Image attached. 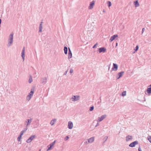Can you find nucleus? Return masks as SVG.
Masks as SVG:
<instances>
[{
  "instance_id": "c756f323",
  "label": "nucleus",
  "mask_w": 151,
  "mask_h": 151,
  "mask_svg": "<svg viewBox=\"0 0 151 151\" xmlns=\"http://www.w3.org/2000/svg\"><path fill=\"white\" fill-rule=\"evenodd\" d=\"M147 139L151 143V136H149L147 137Z\"/></svg>"
},
{
  "instance_id": "2eb2a0df",
  "label": "nucleus",
  "mask_w": 151,
  "mask_h": 151,
  "mask_svg": "<svg viewBox=\"0 0 151 151\" xmlns=\"http://www.w3.org/2000/svg\"><path fill=\"white\" fill-rule=\"evenodd\" d=\"M94 5V1H93L91 2L90 5L89 7V9H91L93 8V6Z\"/></svg>"
},
{
  "instance_id": "2f4dec72",
  "label": "nucleus",
  "mask_w": 151,
  "mask_h": 151,
  "mask_svg": "<svg viewBox=\"0 0 151 151\" xmlns=\"http://www.w3.org/2000/svg\"><path fill=\"white\" fill-rule=\"evenodd\" d=\"M108 138V137L107 136H105L104 138V142H105L106 141V140Z\"/></svg>"
},
{
  "instance_id": "f704fd0d",
  "label": "nucleus",
  "mask_w": 151,
  "mask_h": 151,
  "mask_svg": "<svg viewBox=\"0 0 151 151\" xmlns=\"http://www.w3.org/2000/svg\"><path fill=\"white\" fill-rule=\"evenodd\" d=\"M118 37V35H116L113 36L111 38H116L117 37Z\"/></svg>"
},
{
  "instance_id": "473e14b6",
  "label": "nucleus",
  "mask_w": 151,
  "mask_h": 151,
  "mask_svg": "<svg viewBox=\"0 0 151 151\" xmlns=\"http://www.w3.org/2000/svg\"><path fill=\"white\" fill-rule=\"evenodd\" d=\"M24 132V131H23L22 130L21 132L19 135H21V136H22L23 135Z\"/></svg>"
},
{
  "instance_id": "4be33fe9",
  "label": "nucleus",
  "mask_w": 151,
  "mask_h": 151,
  "mask_svg": "<svg viewBox=\"0 0 151 151\" xmlns=\"http://www.w3.org/2000/svg\"><path fill=\"white\" fill-rule=\"evenodd\" d=\"M53 145H52L51 144H50L48 146V148L47 149V151H48L49 150H51Z\"/></svg>"
},
{
  "instance_id": "39448f33",
  "label": "nucleus",
  "mask_w": 151,
  "mask_h": 151,
  "mask_svg": "<svg viewBox=\"0 0 151 151\" xmlns=\"http://www.w3.org/2000/svg\"><path fill=\"white\" fill-rule=\"evenodd\" d=\"M106 49L104 47H101L98 49V51L99 53L104 52L106 51Z\"/></svg>"
},
{
  "instance_id": "c9c22d12",
  "label": "nucleus",
  "mask_w": 151,
  "mask_h": 151,
  "mask_svg": "<svg viewBox=\"0 0 151 151\" xmlns=\"http://www.w3.org/2000/svg\"><path fill=\"white\" fill-rule=\"evenodd\" d=\"M98 45V43H96L95 45H94L93 46V48H96V46Z\"/></svg>"
},
{
  "instance_id": "6ab92c4d",
  "label": "nucleus",
  "mask_w": 151,
  "mask_h": 151,
  "mask_svg": "<svg viewBox=\"0 0 151 151\" xmlns=\"http://www.w3.org/2000/svg\"><path fill=\"white\" fill-rule=\"evenodd\" d=\"M64 52L65 54H67L68 53V48L66 47L65 46L64 48Z\"/></svg>"
},
{
  "instance_id": "c03bdc74",
  "label": "nucleus",
  "mask_w": 151,
  "mask_h": 151,
  "mask_svg": "<svg viewBox=\"0 0 151 151\" xmlns=\"http://www.w3.org/2000/svg\"><path fill=\"white\" fill-rule=\"evenodd\" d=\"M138 151H142L141 148L140 146L139 147L138 149Z\"/></svg>"
},
{
  "instance_id": "de8ad7c7",
  "label": "nucleus",
  "mask_w": 151,
  "mask_h": 151,
  "mask_svg": "<svg viewBox=\"0 0 151 151\" xmlns=\"http://www.w3.org/2000/svg\"><path fill=\"white\" fill-rule=\"evenodd\" d=\"M84 143L86 144H88V143H88V141H86Z\"/></svg>"
},
{
  "instance_id": "20e7f679",
  "label": "nucleus",
  "mask_w": 151,
  "mask_h": 151,
  "mask_svg": "<svg viewBox=\"0 0 151 151\" xmlns=\"http://www.w3.org/2000/svg\"><path fill=\"white\" fill-rule=\"evenodd\" d=\"M13 38H9L8 40V43L7 45L8 47H9L12 45L13 43Z\"/></svg>"
},
{
  "instance_id": "7ed1b4c3",
  "label": "nucleus",
  "mask_w": 151,
  "mask_h": 151,
  "mask_svg": "<svg viewBox=\"0 0 151 151\" xmlns=\"http://www.w3.org/2000/svg\"><path fill=\"white\" fill-rule=\"evenodd\" d=\"M138 142L137 141H134L131 143L129 145V146L131 147H134L136 145L138 144Z\"/></svg>"
},
{
  "instance_id": "a878e982",
  "label": "nucleus",
  "mask_w": 151,
  "mask_h": 151,
  "mask_svg": "<svg viewBox=\"0 0 151 151\" xmlns=\"http://www.w3.org/2000/svg\"><path fill=\"white\" fill-rule=\"evenodd\" d=\"M94 109V107L93 106H92L90 107L89 111H92Z\"/></svg>"
},
{
  "instance_id": "393cba45",
  "label": "nucleus",
  "mask_w": 151,
  "mask_h": 151,
  "mask_svg": "<svg viewBox=\"0 0 151 151\" xmlns=\"http://www.w3.org/2000/svg\"><path fill=\"white\" fill-rule=\"evenodd\" d=\"M42 22H41V23L40 24L39 27V31L40 32H42Z\"/></svg>"
},
{
  "instance_id": "f8f14e48",
  "label": "nucleus",
  "mask_w": 151,
  "mask_h": 151,
  "mask_svg": "<svg viewBox=\"0 0 151 151\" xmlns=\"http://www.w3.org/2000/svg\"><path fill=\"white\" fill-rule=\"evenodd\" d=\"M68 58H70L72 57V54L71 51V50L70 49L69 47L68 48Z\"/></svg>"
},
{
  "instance_id": "09e8293b",
  "label": "nucleus",
  "mask_w": 151,
  "mask_h": 151,
  "mask_svg": "<svg viewBox=\"0 0 151 151\" xmlns=\"http://www.w3.org/2000/svg\"><path fill=\"white\" fill-rule=\"evenodd\" d=\"M11 38L13 37V35L12 34H11L10 35Z\"/></svg>"
},
{
  "instance_id": "a211bd4d",
  "label": "nucleus",
  "mask_w": 151,
  "mask_h": 151,
  "mask_svg": "<svg viewBox=\"0 0 151 151\" xmlns=\"http://www.w3.org/2000/svg\"><path fill=\"white\" fill-rule=\"evenodd\" d=\"M134 4L136 7L139 6V4L138 2V0H137L134 1Z\"/></svg>"
},
{
  "instance_id": "9b49d317",
  "label": "nucleus",
  "mask_w": 151,
  "mask_h": 151,
  "mask_svg": "<svg viewBox=\"0 0 151 151\" xmlns=\"http://www.w3.org/2000/svg\"><path fill=\"white\" fill-rule=\"evenodd\" d=\"M41 82L43 84H45L47 82V79L46 77L42 78L41 80Z\"/></svg>"
},
{
  "instance_id": "8fccbe9b",
  "label": "nucleus",
  "mask_w": 151,
  "mask_h": 151,
  "mask_svg": "<svg viewBox=\"0 0 151 151\" xmlns=\"http://www.w3.org/2000/svg\"><path fill=\"white\" fill-rule=\"evenodd\" d=\"M145 30V29L144 28H143L142 29V32H143Z\"/></svg>"
},
{
  "instance_id": "6e6552de",
  "label": "nucleus",
  "mask_w": 151,
  "mask_h": 151,
  "mask_svg": "<svg viewBox=\"0 0 151 151\" xmlns=\"http://www.w3.org/2000/svg\"><path fill=\"white\" fill-rule=\"evenodd\" d=\"M118 68V65L115 63H114L113 64V66L112 68V70L114 71H116Z\"/></svg>"
},
{
  "instance_id": "4468645a",
  "label": "nucleus",
  "mask_w": 151,
  "mask_h": 151,
  "mask_svg": "<svg viewBox=\"0 0 151 151\" xmlns=\"http://www.w3.org/2000/svg\"><path fill=\"white\" fill-rule=\"evenodd\" d=\"M34 88H32L31 89V91L29 93L28 95L32 97L34 93Z\"/></svg>"
},
{
  "instance_id": "3c124183",
  "label": "nucleus",
  "mask_w": 151,
  "mask_h": 151,
  "mask_svg": "<svg viewBox=\"0 0 151 151\" xmlns=\"http://www.w3.org/2000/svg\"><path fill=\"white\" fill-rule=\"evenodd\" d=\"M117 45H118V43L116 42V47L117 46Z\"/></svg>"
},
{
  "instance_id": "603ef678",
  "label": "nucleus",
  "mask_w": 151,
  "mask_h": 151,
  "mask_svg": "<svg viewBox=\"0 0 151 151\" xmlns=\"http://www.w3.org/2000/svg\"><path fill=\"white\" fill-rule=\"evenodd\" d=\"M148 87L151 88V84L148 86Z\"/></svg>"
},
{
  "instance_id": "864d4df0",
  "label": "nucleus",
  "mask_w": 151,
  "mask_h": 151,
  "mask_svg": "<svg viewBox=\"0 0 151 151\" xmlns=\"http://www.w3.org/2000/svg\"><path fill=\"white\" fill-rule=\"evenodd\" d=\"M110 68V67H109V68H108L109 70V68Z\"/></svg>"
},
{
  "instance_id": "a19ab883",
  "label": "nucleus",
  "mask_w": 151,
  "mask_h": 151,
  "mask_svg": "<svg viewBox=\"0 0 151 151\" xmlns=\"http://www.w3.org/2000/svg\"><path fill=\"white\" fill-rule=\"evenodd\" d=\"M56 140H55L53 142H52L50 144H51V145H53V146L55 144V142H56Z\"/></svg>"
},
{
  "instance_id": "58836bf2",
  "label": "nucleus",
  "mask_w": 151,
  "mask_h": 151,
  "mask_svg": "<svg viewBox=\"0 0 151 151\" xmlns=\"http://www.w3.org/2000/svg\"><path fill=\"white\" fill-rule=\"evenodd\" d=\"M56 140H55L53 142H52L50 144H51V145H53V146L55 144V142H56Z\"/></svg>"
},
{
  "instance_id": "f3484780",
  "label": "nucleus",
  "mask_w": 151,
  "mask_h": 151,
  "mask_svg": "<svg viewBox=\"0 0 151 151\" xmlns=\"http://www.w3.org/2000/svg\"><path fill=\"white\" fill-rule=\"evenodd\" d=\"M146 92L148 93V95H150L151 93V88L148 87L146 90Z\"/></svg>"
},
{
  "instance_id": "9d476101",
  "label": "nucleus",
  "mask_w": 151,
  "mask_h": 151,
  "mask_svg": "<svg viewBox=\"0 0 151 151\" xmlns=\"http://www.w3.org/2000/svg\"><path fill=\"white\" fill-rule=\"evenodd\" d=\"M73 127V124L72 122H69L68 124V127L69 129H72Z\"/></svg>"
},
{
  "instance_id": "72a5a7b5",
  "label": "nucleus",
  "mask_w": 151,
  "mask_h": 151,
  "mask_svg": "<svg viewBox=\"0 0 151 151\" xmlns=\"http://www.w3.org/2000/svg\"><path fill=\"white\" fill-rule=\"evenodd\" d=\"M69 137L68 136H66L64 138V140L65 141H66L69 139Z\"/></svg>"
},
{
  "instance_id": "bb28decb",
  "label": "nucleus",
  "mask_w": 151,
  "mask_h": 151,
  "mask_svg": "<svg viewBox=\"0 0 151 151\" xmlns=\"http://www.w3.org/2000/svg\"><path fill=\"white\" fill-rule=\"evenodd\" d=\"M22 136L19 135V136L17 138V140L18 141H20L21 140Z\"/></svg>"
},
{
  "instance_id": "37998d69",
  "label": "nucleus",
  "mask_w": 151,
  "mask_h": 151,
  "mask_svg": "<svg viewBox=\"0 0 151 151\" xmlns=\"http://www.w3.org/2000/svg\"><path fill=\"white\" fill-rule=\"evenodd\" d=\"M70 73H72L73 72V70L72 69H71L70 70Z\"/></svg>"
},
{
  "instance_id": "aec40b11",
  "label": "nucleus",
  "mask_w": 151,
  "mask_h": 151,
  "mask_svg": "<svg viewBox=\"0 0 151 151\" xmlns=\"http://www.w3.org/2000/svg\"><path fill=\"white\" fill-rule=\"evenodd\" d=\"M56 119H53L51 121L50 124L52 125H53L54 124L55 122L56 121Z\"/></svg>"
},
{
  "instance_id": "cd10ccee",
  "label": "nucleus",
  "mask_w": 151,
  "mask_h": 151,
  "mask_svg": "<svg viewBox=\"0 0 151 151\" xmlns=\"http://www.w3.org/2000/svg\"><path fill=\"white\" fill-rule=\"evenodd\" d=\"M126 95V91H124L123 92L122 94V96H124Z\"/></svg>"
},
{
  "instance_id": "79ce46f5",
  "label": "nucleus",
  "mask_w": 151,
  "mask_h": 151,
  "mask_svg": "<svg viewBox=\"0 0 151 151\" xmlns=\"http://www.w3.org/2000/svg\"><path fill=\"white\" fill-rule=\"evenodd\" d=\"M27 127L24 128V130H22V131H24V132H25L27 130Z\"/></svg>"
},
{
  "instance_id": "b1692460",
  "label": "nucleus",
  "mask_w": 151,
  "mask_h": 151,
  "mask_svg": "<svg viewBox=\"0 0 151 151\" xmlns=\"http://www.w3.org/2000/svg\"><path fill=\"white\" fill-rule=\"evenodd\" d=\"M32 96H30V95H28L27 96L26 98L27 100L29 101L31 99Z\"/></svg>"
},
{
  "instance_id": "e433bc0d",
  "label": "nucleus",
  "mask_w": 151,
  "mask_h": 151,
  "mask_svg": "<svg viewBox=\"0 0 151 151\" xmlns=\"http://www.w3.org/2000/svg\"><path fill=\"white\" fill-rule=\"evenodd\" d=\"M108 6L109 7H110V6H111V2L110 1H108Z\"/></svg>"
},
{
  "instance_id": "a18cd8bd",
  "label": "nucleus",
  "mask_w": 151,
  "mask_h": 151,
  "mask_svg": "<svg viewBox=\"0 0 151 151\" xmlns=\"http://www.w3.org/2000/svg\"><path fill=\"white\" fill-rule=\"evenodd\" d=\"M67 72H68L67 70L64 73L63 75H66L67 73Z\"/></svg>"
},
{
  "instance_id": "ddd939ff",
  "label": "nucleus",
  "mask_w": 151,
  "mask_h": 151,
  "mask_svg": "<svg viewBox=\"0 0 151 151\" xmlns=\"http://www.w3.org/2000/svg\"><path fill=\"white\" fill-rule=\"evenodd\" d=\"M88 141V143H92L94 141V138L93 137L87 139Z\"/></svg>"
},
{
  "instance_id": "4c0bfd02",
  "label": "nucleus",
  "mask_w": 151,
  "mask_h": 151,
  "mask_svg": "<svg viewBox=\"0 0 151 151\" xmlns=\"http://www.w3.org/2000/svg\"><path fill=\"white\" fill-rule=\"evenodd\" d=\"M56 140H55L53 142H52L50 144H51V145H53V146L55 144V142H56Z\"/></svg>"
},
{
  "instance_id": "412c9836",
  "label": "nucleus",
  "mask_w": 151,
  "mask_h": 151,
  "mask_svg": "<svg viewBox=\"0 0 151 151\" xmlns=\"http://www.w3.org/2000/svg\"><path fill=\"white\" fill-rule=\"evenodd\" d=\"M132 139V137L131 136H130L129 135L127 136L126 137V140L127 141H128L129 139Z\"/></svg>"
},
{
  "instance_id": "0eeeda50",
  "label": "nucleus",
  "mask_w": 151,
  "mask_h": 151,
  "mask_svg": "<svg viewBox=\"0 0 151 151\" xmlns=\"http://www.w3.org/2000/svg\"><path fill=\"white\" fill-rule=\"evenodd\" d=\"M124 73V71H121L119 73L117 74V75L116 76V78L117 79H118L121 78Z\"/></svg>"
},
{
  "instance_id": "423d86ee",
  "label": "nucleus",
  "mask_w": 151,
  "mask_h": 151,
  "mask_svg": "<svg viewBox=\"0 0 151 151\" xmlns=\"http://www.w3.org/2000/svg\"><path fill=\"white\" fill-rule=\"evenodd\" d=\"M25 48L24 47L21 53V56L22 57L23 61L25 59Z\"/></svg>"
},
{
  "instance_id": "5701e85b",
  "label": "nucleus",
  "mask_w": 151,
  "mask_h": 151,
  "mask_svg": "<svg viewBox=\"0 0 151 151\" xmlns=\"http://www.w3.org/2000/svg\"><path fill=\"white\" fill-rule=\"evenodd\" d=\"M32 81V76H30L29 78V83H31Z\"/></svg>"
},
{
  "instance_id": "ea45409f",
  "label": "nucleus",
  "mask_w": 151,
  "mask_h": 151,
  "mask_svg": "<svg viewBox=\"0 0 151 151\" xmlns=\"http://www.w3.org/2000/svg\"><path fill=\"white\" fill-rule=\"evenodd\" d=\"M56 140H55L53 142H52L50 144H51V145H53V146L55 144V142H56Z\"/></svg>"
},
{
  "instance_id": "1a4fd4ad",
  "label": "nucleus",
  "mask_w": 151,
  "mask_h": 151,
  "mask_svg": "<svg viewBox=\"0 0 151 151\" xmlns=\"http://www.w3.org/2000/svg\"><path fill=\"white\" fill-rule=\"evenodd\" d=\"M106 116V114H104L101 116L100 117H99L98 118V121L99 122H101L105 119Z\"/></svg>"
},
{
  "instance_id": "f03ea898",
  "label": "nucleus",
  "mask_w": 151,
  "mask_h": 151,
  "mask_svg": "<svg viewBox=\"0 0 151 151\" xmlns=\"http://www.w3.org/2000/svg\"><path fill=\"white\" fill-rule=\"evenodd\" d=\"M35 137V135H32L26 140V142L28 143H30Z\"/></svg>"
},
{
  "instance_id": "f257e3e1",
  "label": "nucleus",
  "mask_w": 151,
  "mask_h": 151,
  "mask_svg": "<svg viewBox=\"0 0 151 151\" xmlns=\"http://www.w3.org/2000/svg\"><path fill=\"white\" fill-rule=\"evenodd\" d=\"M80 96H73L70 99V100L74 101H77L79 99Z\"/></svg>"
},
{
  "instance_id": "7c9ffc66",
  "label": "nucleus",
  "mask_w": 151,
  "mask_h": 151,
  "mask_svg": "<svg viewBox=\"0 0 151 151\" xmlns=\"http://www.w3.org/2000/svg\"><path fill=\"white\" fill-rule=\"evenodd\" d=\"M139 49V46L138 45L136 46L135 48V49H134L135 51H137Z\"/></svg>"
},
{
  "instance_id": "dca6fc26",
  "label": "nucleus",
  "mask_w": 151,
  "mask_h": 151,
  "mask_svg": "<svg viewBox=\"0 0 151 151\" xmlns=\"http://www.w3.org/2000/svg\"><path fill=\"white\" fill-rule=\"evenodd\" d=\"M32 119L31 118H30V119H28L27 120V124L26 125V126L27 127L31 123V122H32Z\"/></svg>"
},
{
  "instance_id": "49530a36",
  "label": "nucleus",
  "mask_w": 151,
  "mask_h": 151,
  "mask_svg": "<svg viewBox=\"0 0 151 151\" xmlns=\"http://www.w3.org/2000/svg\"><path fill=\"white\" fill-rule=\"evenodd\" d=\"M99 125V123L98 122H97L96 125L95 126V127H96L97 126H98Z\"/></svg>"
},
{
  "instance_id": "c85d7f7f",
  "label": "nucleus",
  "mask_w": 151,
  "mask_h": 151,
  "mask_svg": "<svg viewBox=\"0 0 151 151\" xmlns=\"http://www.w3.org/2000/svg\"><path fill=\"white\" fill-rule=\"evenodd\" d=\"M118 38H110V42H111L113 41L114 40H118Z\"/></svg>"
}]
</instances>
